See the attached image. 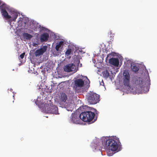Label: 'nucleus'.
<instances>
[{"label": "nucleus", "mask_w": 157, "mask_h": 157, "mask_svg": "<svg viewBox=\"0 0 157 157\" xmlns=\"http://www.w3.org/2000/svg\"><path fill=\"white\" fill-rule=\"evenodd\" d=\"M135 86L137 90L139 91H144V89L146 88L147 91L150 85V80L149 77L144 78H138L135 82Z\"/></svg>", "instance_id": "obj_1"}, {"label": "nucleus", "mask_w": 157, "mask_h": 157, "mask_svg": "<svg viewBox=\"0 0 157 157\" xmlns=\"http://www.w3.org/2000/svg\"><path fill=\"white\" fill-rule=\"evenodd\" d=\"M95 113L90 111L82 112L79 115L80 117L82 119L83 121L86 122L92 121L93 123L97 119V117H95Z\"/></svg>", "instance_id": "obj_2"}, {"label": "nucleus", "mask_w": 157, "mask_h": 157, "mask_svg": "<svg viewBox=\"0 0 157 157\" xmlns=\"http://www.w3.org/2000/svg\"><path fill=\"white\" fill-rule=\"evenodd\" d=\"M120 143L119 138L115 136L105 141V146L111 151H115L118 148V144Z\"/></svg>", "instance_id": "obj_3"}, {"label": "nucleus", "mask_w": 157, "mask_h": 157, "mask_svg": "<svg viewBox=\"0 0 157 157\" xmlns=\"http://www.w3.org/2000/svg\"><path fill=\"white\" fill-rule=\"evenodd\" d=\"M87 100L91 104H94L99 102L100 100L99 96L97 94L90 92L87 95Z\"/></svg>", "instance_id": "obj_4"}, {"label": "nucleus", "mask_w": 157, "mask_h": 157, "mask_svg": "<svg viewBox=\"0 0 157 157\" xmlns=\"http://www.w3.org/2000/svg\"><path fill=\"white\" fill-rule=\"evenodd\" d=\"M9 9V7L6 4L3 3L0 6V10L2 16L5 18L10 19L11 16L8 14L7 12L6 11Z\"/></svg>", "instance_id": "obj_5"}, {"label": "nucleus", "mask_w": 157, "mask_h": 157, "mask_svg": "<svg viewBox=\"0 0 157 157\" xmlns=\"http://www.w3.org/2000/svg\"><path fill=\"white\" fill-rule=\"evenodd\" d=\"M74 87L75 90H76L78 88H81L84 86V81L81 78L75 80L74 81Z\"/></svg>", "instance_id": "obj_6"}, {"label": "nucleus", "mask_w": 157, "mask_h": 157, "mask_svg": "<svg viewBox=\"0 0 157 157\" xmlns=\"http://www.w3.org/2000/svg\"><path fill=\"white\" fill-rule=\"evenodd\" d=\"M79 116L78 117L75 113H72L71 117V121L74 123L76 124H80L81 123V120Z\"/></svg>", "instance_id": "obj_7"}, {"label": "nucleus", "mask_w": 157, "mask_h": 157, "mask_svg": "<svg viewBox=\"0 0 157 157\" xmlns=\"http://www.w3.org/2000/svg\"><path fill=\"white\" fill-rule=\"evenodd\" d=\"M76 69L75 65L73 63H69L64 67V71L67 72L74 71Z\"/></svg>", "instance_id": "obj_8"}, {"label": "nucleus", "mask_w": 157, "mask_h": 157, "mask_svg": "<svg viewBox=\"0 0 157 157\" xmlns=\"http://www.w3.org/2000/svg\"><path fill=\"white\" fill-rule=\"evenodd\" d=\"M47 112L48 113L54 114H59L58 108L55 105L51 106L50 107H48L47 106Z\"/></svg>", "instance_id": "obj_9"}, {"label": "nucleus", "mask_w": 157, "mask_h": 157, "mask_svg": "<svg viewBox=\"0 0 157 157\" xmlns=\"http://www.w3.org/2000/svg\"><path fill=\"white\" fill-rule=\"evenodd\" d=\"M47 46H43L42 48L37 50L35 52L34 54L36 56H38L43 54L47 50Z\"/></svg>", "instance_id": "obj_10"}, {"label": "nucleus", "mask_w": 157, "mask_h": 157, "mask_svg": "<svg viewBox=\"0 0 157 157\" xmlns=\"http://www.w3.org/2000/svg\"><path fill=\"white\" fill-rule=\"evenodd\" d=\"M109 62L110 64L116 67L118 66L119 64V60L117 58H111L109 59Z\"/></svg>", "instance_id": "obj_11"}, {"label": "nucleus", "mask_w": 157, "mask_h": 157, "mask_svg": "<svg viewBox=\"0 0 157 157\" xmlns=\"http://www.w3.org/2000/svg\"><path fill=\"white\" fill-rule=\"evenodd\" d=\"M49 37L48 34L47 33H44L41 35L40 40L41 42L47 41Z\"/></svg>", "instance_id": "obj_12"}, {"label": "nucleus", "mask_w": 157, "mask_h": 157, "mask_svg": "<svg viewBox=\"0 0 157 157\" xmlns=\"http://www.w3.org/2000/svg\"><path fill=\"white\" fill-rule=\"evenodd\" d=\"M67 99V96L65 93H62L59 97V101L62 103L66 102Z\"/></svg>", "instance_id": "obj_13"}, {"label": "nucleus", "mask_w": 157, "mask_h": 157, "mask_svg": "<svg viewBox=\"0 0 157 157\" xmlns=\"http://www.w3.org/2000/svg\"><path fill=\"white\" fill-rule=\"evenodd\" d=\"M11 15H12V21H15L17 17H18V13L14 11H12L11 12ZM12 17H11V18Z\"/></svg>", "instance_id": "obj_14"}, {"label": "nucleus", "mask_w": 157, "mask_h": 157, "mask_svg": "<svg viewBox=\"0 0 157 157\" xmlns=\"http://www.w3.org/2000/svg\"><path fill=\"white\" fill-rule=\"evenodd\" d=\"M22 36L24 39L27 40H29L33 37L32 35L27 33H22Z\"/></svg>", "instance_id": "obj_15"}, {"label": "nucleus", "mask_w": 157, "mask_h": 157, "mask_svg": "<svg viewBox=\"0 0 157 157\" xmlns=\"http://www.w3.org/2000/svg\"><path fill=\"white\" fill-rule=\"evenodd\" d=\"M124 78V79H130V77L129 72L126 71H124L123 73Z\"/></svg>", "instance_id": "obj_16"}, {"label": "nucleus", "mask_w": 157, "mask_h": 157, "mask_svg": "<svg viewBox=\"0 0 157 157\" xmlns=\"http://www.w3.org/2000/svg\"><path fill=\"white\" fill-rule=\"evenodd\" d=\"M131 69L133 71L136 73L139 71V68L136 65H133V66L132 65Z\"/></svg>", "instance_id": "obj_17"}, {"label": "nucleus", "mask_w": 157, "mask_h": 157, "mask_svg": "<svg viewBox=\"0 0 157 157\" xmlns=\"http://www.w3.org/2000/svg\"><path fill=\"white\" fill-rule=\"evenodd\" d=\"M63 41H60L58 44H56L55 47L56 50V51H59V48L63 44Z\"/></svg>", "instance_id": "obj_18"}, {"label": "nucleus", "mask_w": 157, "mask_h": 157, "mask_svg": "<svg viewBox=\"0 0 157 157\" xmlns=\"http://www.w3.org/2000/svg\"><path fill=\"white\" fill-rule=\"evenodd\" d=\"M130 80L128 79H124L123 83L125 86L130 87Z\"/></svg>", "instance_id": "obj_19"}, {"label": "nucleus", "mask_w": 157, "mask_h": 157, "mask_svg": "<svg viewBox=\"0 0 157 157\" xmlns=\"http://www.w3.org/2000/svg\"><path fill=\"white\" fill-rule=\"evenodd\" d=\"M71 52V50L70 48H68L65 54L67 56L70 55Z\"/></svg>", "instance_id": "obj_20"}, {"label": "nucleus", "mask_w": 157, "mask_h": 157, "mask_svg": "<svg viewBox=\"0 0 157 157\" xmlns=\"http://www.w3.org/2000/svg\"><path fill=\"white\" fill-rule=\"evenodd\" d=\"M103 75L105 78H107L109 75V73L107 71H106L103 74Z\"/></svg>", "instance_id": "obj_21"}, {"label": "nucleus", "mask_w": 157, "mask_h": 157, "mask_svg": "<svg viewBox=\"0 0 157 157\" xmlns=\"http://www.w3.org/2000/svg\"><path fill=\"white\" fill-rule=\"evenodd\" d=\"M25 53V52L22 53L20 55V57L21 59H22L24 57Z\"/></svg>", "instance_id": "obj_22"}, {"label": "nucleus", "mask_w": 157, "mask_h": 157, "mask_svg": "<svg viewBox=\"0 0 157 157\" xmlns=\"http://www.w3.org/2000/svg\"><path fill=\"white\" fill-rule=\"evenodd\" d=\"M35 34L36 35V36H38V34L37 33H35Z\"/></svg>", "instance_id": "obj_23"}, {"label": "nucleus", "mask_w": 157, "mask_h": 157, "mask_svg": "<svg viewBox=\"0 0 157 157\" xmlns=\"http://www.w3.org/2000/svg\"><path fill=\"white\" fill-rule=\"evenodd\" d=\"M2 3V2L0 0V5Z\"/></svg>", "instance_id": "obj_24"}, {"label": "nucleus", "mask_w": 157, "mask_h": 157, "mask_svg": "<svg viewBox=\"0 0 157 157\" xmlns=\"http://www.w3.org/2000/svg\"><path fill=\"white\" fill-rule=\"evenodd\" d=\"M102 83H103V84L104 85V83L103 82H102Z\"/></svg>", "instance_id": "obj_25"}, {"label": "nucleus", "mask_w": 157, "mask_h": 157, "mask_svg": "<svg viewBox=\"0 0 157 157\" xmlns=\"http://www.w3.org/2000/svg\"><path fill=\"white\" fill-rule=\"evenodd\" d=\"M109 155V156H111V155Z\"/></svg>", "instance_id": "obj_26"}, {"label": "nucleus", "mask_w": 157, "mask_h": 157, "mask_svg": "<svg viewBox=\"0 0 157 157\" xmlns=\"http://www.w3.org/2000/svg\"><path fill=\"white\" fill-rule=\"evenodd\" d=\"M104 142L105 143V140H104Z\"/></svg>", "instance_id": "obj_27"}]
</instances>
